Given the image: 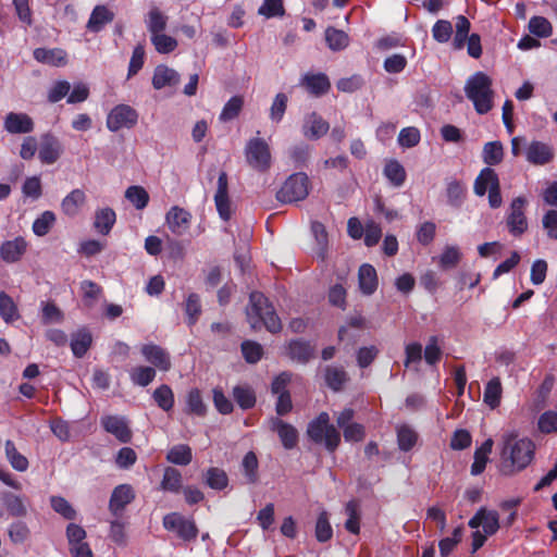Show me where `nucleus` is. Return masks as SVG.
<instances>
[{
    "instance_id": "obj_43",
    "label": "nucleus",
    "mask_w": 557,
    "mask_h": 557,
    "mask_svg": "<svg viewBox=\"0 0 557 557\" xmlns=\"http://www.w3.org/2000/svg\"><path fill=\"white\" fill-rule=\"evenodd\" d=\"M456 33L453 40V48L460 50L465 47L467 38L470 36L471 23L465 15H458L455 18Z\"/></svg>"
},
{
    "instance_id": "obj_31",
    "label": "nucleus",
    "mask_w": 557,
    "mask_h": 557,
    "mask_svg": "<svg viewBox=\"0 0 557 557\" xmlns=\"http://www.w3.org/2000/svg\"><path fill=\"white\" fill-rule=\"evenodd\" d=\"M92 344V336L86 329L78 330L72 334L71 350L76 358H83Z\"/></svg>"
},
{
    "instance_id": "obj_19",
    "label": "nucleus",
    "mask_w": 557,
    "mask_h": 557,
    "mask_svg": "<svg viewBox=\"0 0 557 557\" xmlns=\"http://www.w3.org/2000/svg\"><path fill=\"white\" fill-rule=\"evenodd\" d=\"M287 356L301 364L308 363L315 354V348L309 341L302 338L290 339L287 344Z\"/></svg>"
},
{
    "instance_id": "obj_50",
    "label": "nucleus",
    "mask_w": 557,
    "mask_h": 557,
    "mask_svg": "<svg viewBox=\"0 0 557 557\" xmlns=\"http://www.w3.org/2000/svg\"><path fill=\"white\" fill-rule=\"evenodd\" d=\"M8 536L14 545L23 544L30 537V529L24 521L16 520L9 525Z\"/></svg>"
},
{
    "instance_id": "obj_52",
    "label": "nucleus",
    "mask_w": 557,
    "mask_h": 557,
    "mask_svg": "<svg viewBox=\"0 0 557 557\" xmlns=\"http://www.w3.org/2000/svg\"><path fill=\"white\" fill-rule=\"evenodd\" d=\"M244 106V99L242 96H233L223 107L219 120L221 122H230L236 119Z\"/></svg>"
},
{
    "instance_id": "obj_15",
    "label": "nucleus",
    "mask_w": 557,
    "mask_h": 557,
    "mask_svg": "<svg viewBox=\"0 0 557 557\" xmlns=\"http://www.w3.org/2000/svg\"><path fill=\"white\" fill-rule=\"evenodd\" d=\"M555 158L554 147L541 140H532L525 148V159L533 165H546Z\"/></svg>"
},
{
    "instance_id": "obj_34",
    "label": "nucleus",
    "mask_w": 557,
    "mask_h": 557,
    "mask_svg": "<svg viewBox=\"0 0 557 557\" xmlns=\"http://www.w3.org/2000/svg\"><path fill=\"white\" fill-rule=\"evenodd\" d=\"M0 317L7 324H12L21 318L18 307L5 292H0Z\"/></svg>"
},
{
    "instance_id": "obj_57",
    "label": "nucleus",
    "mask_w": 557,
    "mask_h": 557,
    "mask_svg": "<svg viewBox=\"0 0 557 557\" xmlns=\"http://www.w3.org/2000/svg\"><path fill=\"white\" fill-rule=\"evenodd\" d=\"M528 27L531 34L540 38H547L553 33L550 22L544 16H532Z\"/></svg>"
},
{
    "instance_id": "obj_49",
    "label": "nucleus",
    "mask_w": 557,
    "mask_h": 557,
    "mask_svg": "<svg viewBox=\"0 0 557 557\" xmlns=\"http://www.w3.org/2000/svg\"><path fill=\"white\" fill-rule=\"evenodd\" d=\"M152 398L164 411H170L174 407V393L168 384H162L157 387L152 394Z\"/></svg>"
},
{
    "instance_id": "obj_11",
    "label": "nucleus",
    "mask_w": 557,
    "mask_h": 557,
    "mask_svg": "<svg viewBox=\"0 0 557 557\" xmlns=\"http://www.w3.org/2000/svg\"><path fill=\"white\" fill-rule=\"evenodd\" d=\"M63 153V146L60 139L52 134L47 132L40 136V145L38 149V159L42 164L55 163Z\"/></svg>"
},
{
    "instance_id": "obj_21",
    "label": "nucleus",
    "mask_w": 557,
    "mask_h": 557,
    "mask_svg": "<svg viewBox=\"0 0 557 557\" xmlns=\"http://www.w3.org/2000/svg\"><path fill=\"white\" fill-rule=\"evenodd\" d=\"M191 214L178 207H172L166 213V223L172 233L176 235H183L190 224Z\"/></svg>"
},
{
    "instance_id": "obj_51",
    "label": "nucleus",
    "mask_w": 557,
    "mask_h": 557,
    "mask_svg": "<svg viewBox=\"0 0 557 557\" xmlns=\"http://www.w3.org/2000/svg\"><path fill=\"white\" fill-rule=\"evenodd\" d=\"M242 468L244 475L248 483L255 484L257 483L259 475H258V468H259V461L257 458V455L253 451H248L242 461Z\"/></svg>"
},
{
    "instance_id": "obj_20",
    "label": "nucleus",
    "mask_w": 557,
    "mask_h": 557,
    "mask_svg": "<svg viewBox=\"0 0 557 557\" xmlns=\"http://www.w3.org/2000/svg\"><path fill=\"white\" fill-rule=\"evenodd\" d=\"M300 86L309 94L320 97L330 90L331 83L327 75L324 73H306L300 78Z\"/></svg>"
},
{
    "instance_id": "obj_29",
    "label": "nucleus",
    "mask_w": 557,
    "mask_h": 557,
    "mask_svg": "<svg viewBox=\"0 0 557 557\" xmlns=\"http://www.w3.org/2000/svg\"><path fill=\"white\" fill-rule=\"evenodd\" d=\"M0 500L9 516L14 518H24L27 516V506L20 495L11 492H2L0 494Z\"/></svg>"
},
{
    "instance_id": "obj_35",
    "label": "nucleus",
    "mask_w": 557,
    "mask_h": 557,
    "mask_svg": "<svg viewBox=\"0 0 557 557\" xmlns=\"http://www.w3.org/2000/svg\"><path fill=\"white\" fill-rule=\"evenodd\" d=\"M208 408L205 404L201 393L198 388H191L186 396L185 412L187 414L203 418L207 414Z\"/></svg>"
},
{
    "instance_id": "obj_7",
    "label": "nucleus",
    "mask_w": 557,
    "mask_h": 557,
    "mask_svg": "<svg viewBox=\"0 0 557 557\" xmlns=\"http://www.w3.org/2000/svg\"><path fill=\"white\" fill-rule=\"evenodd\" d=\"M245 157L248 165L258 172H267L271 168L270 147L261 137H253L247 141Z\"/></svg>"
},
{
    "instance_id": "obj_53",
    "label": "nucleus",
    "mask_w": 557,
    "mask_h": 557,
    "mask_svg": "<svg viewBox=\"0 0 557 557\" xmlns=\"http://www.w3.org/2000/svg\"><path fill=\"white\" fill-rule=\"evenodd\" d=\"M5 454L13 469L20 472L27 470V458L18 453L14 443L10 440L5 442Z\"/></svg>"
},
{
    "instance_id": "obj_24",
    "label": "nucleus",
    "mask_w": 557,
    "mask_h": 557,
    "mask_svg": "<svg viewBox=\"0 0 557 557\" xmlns=\"http://www.w3.org/2000/svg\"><path fill=\"white\" fill-rule=\"evenodd\" d=\"M324 382L333 392H341L349 381V375L342 366H326L323 370Z\"/></svg>"
},
{
    "instance_id": "obj_39",
    "label": "nucleus",
    "mask_w": 557,
    "mask_h": 557,
    "mask_svg": "<svg viewBox=\"0 0 557 557\" xmlns=\"http://www.w3.org/2000/svg\"><path fill=\"white\" fill-rule=\"evenodd\" d=\"M467 188L457 180L448 182L446 188L447 203L453 208H460L466 199Z\"/></svg>"
},
{
    "instance_id": "obj_38",
    "label": "nucleus",
    "mask_w": 557,
    "mask_h": 557,
    "mask_svg": "<svg viewBox=\"0 0 557 557\" xmlns=\"http://www.w3.org/2000/svg\"><path fill=\"white\" fill-rule=\"evenodd\" d=\"M502 382L500 379L495 376L491 379L485 385L483 400L490 406L492 409H495L499 406L502 399Z\"/></svg>"
},
{
    "instance_id": "obj_2",
    "label": "nucleus",
    "mask_w": 557,
    "mask_h": 557,
    "mask_svg": "<svg viewBox=\"0 0 557 557\" xmlns=\"http://www.w3.org/2000/svg\"><path fill=\"white\" fill-rule=\"evenodd\" d=\"M534 450L530 438H508L502 451L504 469H509V473L525 469L534 458Z\"/></svg>"
},
{
    "instance_id": "obj_17",
    "label": "nucleus",
    "mask_w": 557,
    "mask_h": 557,
    "mask_svg": "<svg viewBox=\"0 0 557 557\" xmlns=\"http://www.w3.org/2000/svg\"><path fill=\"white\" fill-rule=\"evenodd\" d=\"M135 499V492L132 485L129 484H120L115 486L112 491L110 500H109V510L110 512L119 518L127 505H129Z\"/></svg>"
},
{
    "instance_id": "obj_62",
    "label": "nucleus",
    "mask_w": 557,
    "mask_h": 557,
    "mask_svg": "<svg viewBox=\"0 0 557 557\" xmlns=\"http://www.w3.org/2000/svg\"><path fill=\"white\" fill-rule=\"evenodd\" d=\"M442 349L440 347V339L436 335L429 337L428 344L423 350V358L429 366H435L442 358Z\"/></svg>"
},
{
    "instance_id": "obj_59",
    "label": "nucleus",
    "mask_w": 557,
    "mask_h": 557,
    "mask_svg": "<svg viewBox=\"0 0 557 557\" xmlns=\"http://www.w3.org/2000/svg\"><path fill=\"white\" fill-rule=\"evenodd\" d=\"M168 17L158 9L153 8L148 13L147 28L151 36L162 33L166 27Z\"/></svg>"
},
{
    "instance_id": "obj_22",
    "label": "nucleus",
    "mask_w": 557,
    "mask_h": 557,
    "mask_svg": "<svg viewBox=\"0 0 557 557\" xmlns=\"http://www.w3.org/2000/svg\"><path fill=\"white\" fill-rule=\"evenodd\" d=\"M330 129V124L317 112H312L305 119L302 134L306 138L317 140Z\"/></svg>"
},
{
    "instance_id": "obj_3",
    "label": "nucleus",
    "mask_w": 557,
    "mask_h": 557,
    "mask_svg": "<svg viewBox=\"0 0 557 557\" xmlns=\"http://www.w3.org/2000/svg\"><path fill=\"white\" fill-rule=\"evenodd\" d=\"M491 87L492 79L483 72L474 73L466 83V96L473 102L479 114H486L492 110L493 90Z\"/></svg>"
},
{
    "instance_id": "obj_10",
    "label": "nucleus",
    "mask_w": 557,
    "mask_h": 557,
    "mask_svg": "<svg viewBox=\"0 0 557 557\" xmlns=\"http://www.w3.org/2000/svg\"><path fill=\"white\" fill-rule=\"evenodd\" d=\"M527 205L528 201L522 196L513 198L510 202L506 224L508 232L515 237H520L528 231V219L525 215Z\"/></svg>"
},
{
    "instance_id": "obj_32",
    "label": "nucleus",
    "mask_w": 557,
    "mask_h": 557,
    "mask_svg": "<svg viewBox=\"0 0 557 557\" xmlns=\"http://www.w3.org/2000/svg\"><path fill=\"white\" fill-rule=\"evenodd\" d=\"M86 201L85 193L79 189H73L64 197L61 203L62 211L65 215L73 218L78 214L81 207Z\"/></svg>"
},
{
    "instance_id": "obj_33",
    "label": "nucleus",
    "mask_w": 557,
    "mask_h": 557,
    "mask_svg": "<svg viewBox=\"0 0 557 557\" xmlns=\"http://www.w3.org/2000/svg\"><path fill=\"white\" fill-rule=\"evenodd\" d=\"M160 488L164 492L178 494L183 490V476L178 469L166 467L160 483Z\"/></svg>"
},
{
    "instance_id": "obj_5",
    "label": "nucleus",
    "mask_w": 557,
    "mask_h": 557,
    "mask_svg": "<svg viewBox=\"0 0 557 557\" xmlns=\"http://www.w3.org/2000/svg\"><path fill=\"white\" fill-rule=\"evenodd\" d=\"M473 190L476 196H484L488 190V205L497 209L503 203L500 183L497 173L492 168H483L476 176Z\"/></svg>"
},
{
    "instance_id": "obj_60",
    "label": "nucleus",
    "mask_w": 557,
    "mask_h": 557,
    "mask_svg": "<svg viewBox=\"0 0 557 557\" xmlns=\"http://www.w3.org/2000/svg\"><path fill=\"white\" fill-rule=\"evenodd\" d=\"M55 222V214L52 211H44L33 223V232L37 236L47 235Z\"/></svg>"
},
{
    "instance_id": "obj_47",
    "label": "nucleus",
    "mask_w": 557,
    "mask_h": 557,
    "mask_svg": "<svg viewBox=\"0 0 557 557\" xmlns=\"http://www.w3.org/2000/svg\"><path fill=\"white\" fill-rule=\"evenodd\" d=\"M314 535L320 543H326L333 537V528L325 510L321 511L317 518Z\"/></svg>"
},
{
    "instance_id": "obj_42",
    "label": "nucleus",
    "mask_w": 557,
    "mask_h": 557,
    "mask_svg": "<svg viewBox=\"0 0 557 557\" xmlns=\"http://www.w3.org/2000/svg\"><path fill=\"white\" fill-rule=\"evenodd\" d=\"M166 460L173 465L187 466L193 460L191 448L186 444L174 445L168 451Z\"/></svg>"
},
{
    "instance_id": "obj_30",
    "label": "nucleus",
    "mask_w": 557,
    "mask_h": 557,
    "mask_svg": "<svg viewBox=\"0 0 557 557\" xmlns=\"http://www.w3.org/2000/svg\"><path fill=\"white\" fill-rule=\"evenodd\" d=\"M34 59L40 63L61 66L66 63V53L62 49L36 48Z\"/></svg>"
},
{
    "instance_id": "obj_4",
    "label": "nucleus",
    "mask_w": 557,
    "mask_h": 557,
    "mask_svg": "<svg viewBox=\"0 0 557 557\" xmlns=\"http://www.w3.org/2000/svg\"><path fill=\"white\" fill-rule=\"evenodd\" d=\"M308 437L315 444H324L330 453H334L341 444V433L330 423V416L323 411L307 426Z\"/></svg>"
},
{
    "instance_id": "obj_37",
    "label": "nucleus",
    "mask_w": 557,
    "mask_h": 557,
    "mask_svg": "<svg viewBox=\"0 0 557 557\" xmlns=\"http://www.w3.org/2000/svg\"><path fill=\"white\" fill-rule=\"evenodd\" d=\"M205 483L212 490L223 491L228 485L227 473L218 467H210L203 474Z\"/></svg>"
},
{
    "instance_id": "obj_6",
    "label": "nucleus",
    "mask_w": 557,
    "mask_h": 557,
    "mask_svg": "<svg viewBox=\"0 0 557 557\" xmlns=\"http://www.w3.org/2000/svg\"><path fill=\"white\" fill-rule=\"evenodd\" d=\"M309 195V177L306 173H294L284 182L276 193V199L282 203H293L304 200Z\"/></svg>"
},
{
    "instance_id": "obj_40",
    "label": "nucleus",
    "mask_w": 557,
    "mask_h": 557,
    "mask_svg": "<svg viewBox=\"0 0 557 557\" xmlns=\"http://www.w3.org/2000/svg\"><path fill=\"white\" fill-rule=\"evenodd\" d=\"M157 370L150 366H137L129 372V377L133 384L146 387L154 381Z\"/></svg>"
},
{
    "instance_id": "obj_27",
    "label": "nucleus",
    "mask_w": 557,
    "mask_h": 557,
    "mask_svg": "<svg viewBox=\"0 0 557 557\" xmlns=\"http://www.w3.org/2000/svg\"><path fill=\"white\" fill-rule=\"evenodd\" d=\"M178 83L180 74L175 70L164 64L156 66L152 76V86L154 89L160 90L166 86H176Z\"/></svg>"
},
{
    "instance_id": "obj_28",
    "label": "nucleus",
    "mask_w": 557,
    "mask_h": 557,
    "mask_svg": "<svg viewBox=\"0 0 557 557\" xmlns=\"http://www.w3.org/2000/svg\"><path fill=\"white\" fill-rule=\"evenodd\" d=\"M115 222V211L112 208L106 207L96 210L92 226L98 234L107 236L112 231Z\"/></svg>"
},
{
    "instance_id": "obj_64",
    "label": "nucleus",
    "mask_w": 557,
    "mask_h": 557,
    "mask_svg": "<svg viewBox=\"0 0 557 557\" xmlns=\"http://www.w3.org/2000/svg\"><path fill=\"white\" fill-rule=\"evenodd\" d=\"M50 505L52 509L61 515L66 520L76 519V510L73 506L62 496H51Z\"/></svg>"
},
{
    "instance_id": "obj_16",
    "label": "nucleus",
    "mask_w": 557,
    "mask_h": 557,
    "mask_svg": "<svg viewBox=\"0 0 557 557\" xmlns=\"http://www.w3.org/2000/svg\"><path fill=\"white\" fill-rule=\"evenodd\" d=\"M3 128L12 135L29 134L35 129V122L27 113L9 112L3 119Z\"/></svg>"
},
{
    "instance_id": "obj_23",
    "label": "nucleus",
    "mask_w": 557,
    "mask_h": 557,
    "mask_svg": "<svg viewBox=\"0 0 557 557\" xmlns=\"http://www.w3.org/2000/svg\"><path fill=\"white\" fill-rule=\"evenodd\" d=\"M27 242L22 237L5 240L0 247V257L8 263L17 262L26 252Z\"/></svg>"
},
{
    "instance_id": "obj_8",
    "label": "nucleus",
    "mask_w": 557,
    "mask_h": 557,
    "mask_svg": "<svg viewBox=\"0 0 557 557\" xmlns=\"http://www.w3.org/2000/svg\"><path fill=\"white\" fill-rule=\"evenodd\" d=\"M163 528L174 532L184 542H193L197 539L199 529L193 518H187L180 512H170L163 517Z\"/></svg>"
},
{
    "instance_id": "obj_46",
    "label": "nucleus",
    "mask_w": 557,
    "mask_h": 557,
    "mask_svg": "<svg viewBox=\"0 0 557 557\" xmlns=\"http://www.w3.org/2000/svg\"><path fill=\"white\" fill-rule=\"evenodd\" d=\"M233 397L243 410L255 407L257 398L252 388L249 386L237 385L233 388Z\"/></svg>"
},
{
    "instance_id": "obj_48",
    "label": "nucleus",
    "mask_w": 557,
    "mask_h": 557,
    "mask_svg": "<svg viewBox=\"0 0 557 557\" xmlns=\"http://www.w3.org/2000/svg\"><path fill=\"white\" fill-rule=\"evenodd\" d=\"M125 198L137 209L143 210L148 206L149 194L138 185H132L125 190Z\"/></svg>"
},
{
    "instance_id": "obj_13",
    "label": "nucleus",
    "mask_w": 557,
    "mask_h": 557,
    "mask_svg": "<svg viewBox=\"0 0 557 557\" xmlns=\"http://www.w3.org/2000/svg\"><path fill=\"white\" fill-rule=\"evenodd\" d=\"M214 205L219 216L223 221L232 218V203L228 196V177L225 171H221L218 177L216 191L214 194Z\"/></svg>"
},
{
    "instance_id": "obj_61",
    "label": "nucleus",
    "mask_w": 557,
    "mask_h": 557,
    "mask_svg": "<svg viewBox=\"0 0 557 557\" xmlns=\"http://www.w3.org/2000/svg\"><path fill=\"white\" fill-rule=\"evenodd\" d=\"M240 349L246 362L251 364L260 361L263 356V347L255 341H244Z\"/></svg>"
},
{
    "instance_id": "obj_25",
    "label": "nucleus",
    "mask_w": 557,
    "mask_h": 557,
    "mask_svg": "<svg viewBox=\"0 0 557 557\" xmlns=\"http://www.w3.org/2000/svg\"><path fill=\"white\" fill-rule=\"evenodd\" d=\"M358 284L360 292L370 296L375 293L377 288V274L375 268L370 263H363L358 271Z\"/></svg>"
},
{
    "instance_id": "obj_56",
    "label": "nucleus",
    "mask_w": 557,
    "mask_h": 557,
    "mask_svg": "<svg viewBox=\"0 0 557 557\" xmlns=\"http://www.w3.org/2000/svg\"><path fill=\"white\" fill-rule=\"evenodd\" d=\"M462 253L457 246H446L440 256L438 264L443 270H449L460 262Z\"/></svg>"
},
{
    "instance_id": "obj_45",
    "label": "nucleus",
    "mask_w": 557,
    "mask_h": 557,
    "mask_svg": "<svg viewBox=\"0 0 557 557\" xmlns=\"http://www.w3.org/2000/svg\"><path fill=\"white\" fill-rule=\"evenodd\" d=\"M383 173L395 187H400L406 181V171L397 160L388 161L384 166Z\"/></svg>"
},
{
    "instance_id": "obj_12",
    "label": "nucleus",
    "mask_w": 557,
    "mask_h": 557,
    "mask_svg": "<svg viewBox=\"0 0 557 557\" xmlns=\"http://www.w3.org/2000/svg\"><path fill=\"white\" fill-rule=\"evenodd\" d=\"M140 354L156 370L168 372L172 368L170 352L160 345L153 343L144 344L140 347Z\"/></svg>"
},
{
    "instance_id": "obj_55",
    "label": "nucleus",
    "mask_w": 557,
    "mask_h": 557,
    "mask_svg": "<svg viewBox=\"0 0 557 557\" xmlns=\"http://www.w3.org/2000/svg\"><path fill=\"white\" fill-rule=\"evenodd\" d=\"M418 441V434L408 425H401L397 430V444L400 450H411Z\"/></svg>"
},
{
    "instance_id": "obj_18",
    "label": "nucleus",
    "mask_w": 557,
    "mask_h": 557,
    "mask_svg": "<svg viewBox=\"0 0 557 557\" xmlns=\"http://www.w3.org/2000/svg\"><path fill=\"white\" fill-rule=\"evenodd\" d=\"M100 423L106 432L114 435L121 443H129L132 440V431L124 417L120 416H104L101 418Z\"/></svg>"
},
{
    "instance_id": "obj_9",
    "label": "nucleus",
    "mask_w": 557,
    "mask_h": 557,
    "mask_svg": "<svg viewBox=\"0 0 557 557\" xmlns=\"http://www.w3.org/2000/svg\"><path fill=\"white\" fill-rule=\"evenodd\" d=\"M139 114L129 104H116L108 113L106 125L109 131L115 133L122 128L131 129L138 123Z\"/></svg>"
},
{
    "instance_id": "obj_58",
    "label": "nucleus",
    "mask_w": 557,
    "mask_h": 557,
    "mask_svg": "<svg viewBox=\"0 0 557 557\" xmlns=\"http://www.w3.org/2000/svg\"><path fill=\"white\" fill-rule=\"evenodd\" d=\"M185 313L187 315V324L193 326L196 324L201 313L200 297L196 293H190L185 301Z\"/></svg>"
},
{
    "instance_id": "obj_63",
    "label": "nucleus",
    "mask_w": 557,
    "mask_h": 557,
    "mask_svg": "<svg viewBox=\"0 0 557 557\" xmlns=\"http://www.w3.org/2000/svg\"><path fill=\"white\" fill-rule=\"evenodd\" d=\"M311 232L319 246V257L324 260L327 250L329 235L323 223L314 221L311 223Z\"/></svg>"
},
{
    "instance_id": "obj_26",
    "label": "nucleus",
    "mask_w": 557,
    "mask_h": 557,
    "mask_svg": "<svg viewBox=\"0 0 557 557\" xmlns=\"http://www.w3.org/2000/svg\"><path fill=\"white\" fill-rule=\"evenodd\" d=\"M114 12L106 5H96L87 22V29L91 33L101 32L104 26L114 20Z\"/></svg>"
},
{
    "instance_id": "obj_54",
    "label": "nucleus",
    "mask_w": 557,
    "mask_h": 557,
    "mask_svg": "<svg viewBox=\"0 0 557 557\" xmlns=\"http://www.w3.org/2000/svg\"><path fill=\"white\" fill-rule=\"evenodd\" d=\"M345 511L348 516V519L345 522V529L352 534H359L360 515L358 503L356 500H349L346 504Z\"/></svg>"
},
{
    "instance_id": "obj_14",
    "label": "nucleus",
    "mask_w": 557,
    "mask_h": 557,
    "mask_svg": "<svg viewBox=\"0 0 557 557\" xmlns=\"http://www.w3.org/2000/svg\"><path fill=\"white\" fill-rule=\"evenodd\" d=\"M269 428L276 432L283 447L287 450L294 449L298 444L299 434L297 429L278 417L269 419Z\"/></svg>"
},
{
    "instance_id": "obj_41",
    "label": "nucleus",
    "mask_w": 557,
    "mask_h": 557,
    "mask_svg": "<svg viewBox=\"0 0 557 557\" xmlns=\"http://www.w3.org/2000/svg\"><path fill=\"white\" fill-rule=\"evenodd\" d=\"M325 41L331 50L341 51L349 45V37L344 30L329 26L325 29Z\"/></svg>"
},
{
    "instance_id": "obj_36",
    "label": "nucleus",
    "mask_w": 557,
    "mask_h": 557,
    "mask_svg": "<svg viewBox=\"0 0 557 557\" xmlns=\"http://www.w3.org/2000/svg\"><path fill=\"white\" fill-rule=\"evenodd\" d=\"M493 441L487 438L479 448L475 449L473 456V463L471 465V474L479 475L481 474L486 467L488 461V455L492 451Z\"/></svg>"
},
{
    "instance_id": "obj_44",
    "label": "nucleus",
    "mask_w": 557,
    "mask_h": 557,
    "mask_svg": "<svg viewBox=\"0 0 557 557\" xmlns=\"http://www.w3.org/2000/svg\"><path fill=\"white\" fill-rule=\"evenodd\" d=\"M483 161L490 165H497L503 161L504 148L500 141H488L483 147L482 152Z\"/></svg>"
},
{
    "instance_id": "obj_1",
    "label": "nucleus",
    "mask_w": 557,
    "mask_h": 557,
    "mask_svg": "<svg viewBox=\"0 0 557 557\" xmlns=\"http://www.w3.org/2000/svg\"><path fill=\"white\" fill-rule=\"evenodd\" d=\"M246 314L253 330H259L262 325L273 334L282 330L281 319L275 312L273 305L260 292H252L250 294Z\"/></svg>"
}]
</instances>
